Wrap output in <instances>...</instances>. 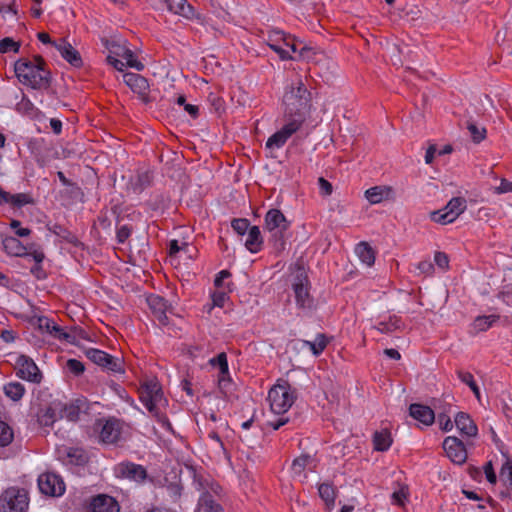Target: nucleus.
I'll return each mask as SVG.
<instances>
[{
    "label": "nucleus",
    "mask_w": 512,
    "mask_h": 512,
    "mask_svg": "<svg viewBox=\"0 0 512 512\" xmlns=\"http://www.w3.org/2000/svg\"><path fill=\"white\" fill-rule=\"evenodd\" d=\"M15 73L20 82L30 85L33 89H47L51 83L50 71L44 59L37 55L33 60L21 58L15 62Z\"/></svg>",
    "instance_id": "1"
},
{
    "label": "nucleus",
    "mask_w": 512,
    "mask_h": 512,
    "mask_svg": "<svg viewBox=\"0 0 512 512\" xmlns=\"http://www.w3.org/2000/svg\"><path fill=\"white\" fill-rule=\"evenodd\" d=\"M311 94L301 79L292 82L285 89L283 103L285 105V118L297 120L301 118V125L305 121V115L310 107Z\"/></svg>",
    "instance_id": "2"
},
{
    "label": "nucleus",
    "mask_w": 512,
    "mask_h": 512,
    "mask_svg": "<svg viewBox=\"0 0 512 512\" xmlns=\"http://www.w3.org/2000/svg\"><path fill=\"white\" fill-rule=\"evenodd\" d=\"M139 398L147 410L162 424L163 427L170 428L171 424L168 418L161 413L160 408L165 406L166 399L164 398L161 387L156 382H146L139 388Z\"/></svg>",
    "instance_id": "3"
},
{
    "label": "nucleus",
    "mask_w": 512,
    "mask_h": 512,
    "mask_svg": "<svg viewBox=\"0 0 512 512\" xmlns=\"http://www.w3.org/2000/svg\"><path fill=\"white\" fill-rule=\"evenodd\" d=\"M289 221L278 209H270L265 215V230L270 233L269 241L277 252L285 249L284 232L289 228Z\"/></svg>",
    "instance_id": "4"
},
{
    "label": "nucleus",
    "mask_w": 512,
    "mask_h": 512,
    "mask_svg": "<svg viewBox=\"0 0 512 512\" xmlns=\"http://www.w3.org/2000/svg\"><path fill=\"white\" fill-rule=\"evenodd\" d=\"M271 411L275 414L287 412L295 401L294 392L287 382L273 386L268 393Z\"/></svg>",
    "instance_id": "5"
},
{
    "label": "nucleus",
    "mask_w": 512,
    "mask_h": 512,
    "mask_svg": "<svg viewBox=\"0 0 512 512\" xmlns=\"http://www.w3.org/2000/svg\"><path fill=\"white\" fill-rule=\"evenodd\" d=\"M28 496L24 489L11 487L0 496V508L2 512H27Z\"/></svg>",
    "instance_id": "6"
},
{
    "label": "nucleus",
    "mask_w": 512,
    "mask_h": 512,
    "mask_svg": "<svg viewBox=\"0 0 512 512\" xmlns=\"http://www.w3.org/2000/svg\"><path fill=\"white\" fill-rule=\"evenodd\" d=\"M86 356L93 363L107 371L124 373L123 362L120 358L113 357L108 353L95 348L86 350Z\"/></svg>",
    "instance_id": "7"
},
{
    "label": "nucleus",
    "mask_w": 512,
    "mask_h": 512,
    "mask_svg": "<svg viewBox=\"0 0 512 512\" xmlns=\"http://www.w3.org/2000/svg\"><path fill=\"white\" fill-rule=\"evenodd\" d=\"M301 126V118H297V120L286 119V124L268 138L266 147L269 149L281 148Z\"/></svg>",
    "instance_id": "8"
},
{
    "label": "nucleus",
    "mask_w": 512,
    "mask_h": 512,
    "mask_svg": "<svg viewBox=\"0 0 512 512\" xmlns=\"http://www.w3.org/2000/svg\"><path fill=\"white\" fill-rule=\"evenodd\" d=\"M38 487L41 493L48 496H61L65 492V484L55 473H43L38 477Z\"/></svg>",
    "instance_id": "9"
},
{
    "label": "nucleus",
    "mask_w": 512,
    "mask_h": 512,
    "mask_svg": "<svg viewBox=\"0 0 512 512\" xmlns=\"http://www.w3.org/2000/svg\"><path fill=\"white\" fill-rule=\"evenodd\" d=\"M443 449L447 457L455 464H463L467 459V451L461 440L448 436L443 441Z\"/></svg>",
    "instance_id": "10"
},
{
    "label": "nucleus",
    "mask_w": 512,
    "mask_h": 512,
    "mask_svg": "<svg viewBox=\"0 0 512 512\" xmlns=\"http://www.w3.org/2000/svg\"><path fill=\"white\" fill-rule=\"evenodd\" d=\"M16 363L18 366L17 375L20 378L33 383H39L41 381V372L32 359L21 355L18 357Z\"/></svg>",
    "instance_id": "11"
},
{
    "label": "nucleus",
    "mask_w": 512,
    "mask_h": 512,
    "mask_svg": "<svg viewBox=\"0 0 512 512\" xmlns=\"http://www.w3.org/2000/svg\"><path fill=\"white\" fill-rule=\"evenodd\" d=\"M289 44V38L281 30H272L268 32L267 45L274 50L281 60H292L293 57L284 48V45Z\"/></svg>",
    "instance_id": "12"
},
{
    "label": "nucleus",
    "mask_w": 512,
    "mask_h": 512,
    "mask_svg": "<svg viewBox=\"0 0 512 512\" xmlns=\"http://www.w3.org/2000/svg\"><path fill=\"white\" fill-rule=\"evenodd\" d=\"M98 426L101 427L99 434L101 442L114 444L119 441L121 437V423L119 420L110 418L105 420L104 423L100 421Z\"/></svg>",
    "instance_id": "13"
},
{
    "label": "nucleus",
    "mask_w": 512,
    "mask_h": 512,
    "mask_svg": "<svg viewBox=\"0 0 512 512\" xmlns=\"http://www.w3.org/2000/svg\"><path fill=\"white\" fill-rule=\"evenodd\" d=\"M115 471L118 477L127 478L137 482H142L147 477L146 469L142 465L132 462L119 463Z\"/></svg>",
    "instance_id": "14"
},
{
    "label": "nucleus",
    "mask_w": 512,
    "mask_h": 512,
    "mask_svg": "<svg viewBox=\"0 0 512 512\" xmlns=\"http://www.w3.org/2000/svg\"><path fill=\"white\" fill-rule=\"evenodd\" d=\"M147 303L155 318L161 325L168 324L167 313L171 312V306L167 304V301L159 295H150L147 297Z\"/></svg>",
    "instance_id": "15"
},
{
    "label": "nucleus",
    "mask_w": 512,
    "mask_h": 512,
    "mask_svg": "<svg viewBox=\"0 0 512 512\" xmlns=\"http://www.w3.org/2000/svg\"><path fill=\"white\" fill-rule=\"evenodd\" d=\"M2 244L3 249L8 255L16 257L30 258V252L36 249L35 244H31L28 247L24 246L18 238L13 236L5 237Z\"/></svg>",
    "instance_id": "16"
},
{
    "label": "nucleus",
    "mask_w": 512,
    "mask_h": 512,
    "mask_svg": "<svg viewBox=\"0 0 512 512\" xmlns=\"http://www.w3.org/2000/svg\"><path fill=\"white\" fill-rule=\"evenodd\" d=\"M38 324L41 330L46 331L56 339L65 340L69 343H74L75 341V335L65 332L63 328L47 317H40L38 319Z\"/></svg>",
    "instance_id": "17"
},
{
    "label": "nucleus",
    "mask_w": 512,
    "mask_h": 512,
    "mask_svg": "<svg viewBox=\"0 0 512 512\" xmlns=\"http://www.w3.org/2000/svg\"><path fill=\"white\" fill-rule=\"evenodd\" d=\"M54 47L72 66H82L83 62L80 53L69 42H67L66 39H61L58 43H54Z\"/></svg>",
    "instance_id": "18"
},
{
    "label": "nucleus",
    "mask_w": 512,
    "mask_h": 512,
    "mask_svg": "<svg viewBox=\"0 0 512 512\" xmlns=\"http://www.w3.org/2000/svg\"><path fill=\"white\" fill-rule=\"evenodd\" d=\"M409 414L412 418L426 426L433 424L435 420L434 410L431 409L429 406L419 403H413L410 405Z\"/></svg>",
    "instance_id": "19"
},
{
    "label": "nucleus",
    "mask_w": 512,
    "mask_h": 512,
    "mask_svg": "<svg viewBox=\"0 0 512 512\" xmlns=\"http://www.w3.org/2000/svg\"><path fill=\"white\" fill-rule=\"evenodd\" d=\"M92 512H119L118 502L111 496L101 494L94 497L90 504Z\"/></svg>",
    "instance_id": "20"
},
{
    "label": "nucleus",
    "mask_w": 512,
    "mask_h": 512,
    "mask_svg": "<svg viewBox=\"0 0 512 512\" xmlns=\"http://www.w3.org/2000/svg\"><path fill=\"white\" fill-rule=\"evenodd\" d=\"M123 80L127 86H129L133 92L139 94L141 97H145L149 91V83L146 78L136 73H125Z\"/></svg>",
    "instance_id": "21"
},
{
    "label": "nucleus",
    "mask_w": 512,
    "mask_h": 512,
    "mask_svg": "<svg viewBox=\"0 0 512 512\" xmlns=\"http://www.w3.org/2000/svg\"><path fill=\"white\" fill-rule=\"evenodd\" d=\"M85 408V400L77 399L71 403L60 401L59 418H66L69 421H77L81 411Z\"/></svg>",
    "instance_id": "22"
},
{
    "label": "nucleus",
    "mask_w": 512,
    "mask_h": 512,
    "mask_svg": "<svg viewBox=\"0 0 512 512\" xmlns=\"http://www.w3.org/2000/svg\"><path fill=\"white\" fill-rule=\"evenodd\" d=\"M455 425L461 434L468 437H475L478 433V428L470 415L465 412H458L454 419Z\"/></svg>",
    "instance_id": "23"
},
{
    "label": "nucleus",
    "mask_w": 512,
    "mask_h": 512,
    "mask_svg": "<svg viewBox=\"0 0 512 512\" xmlns=\"http://www.w3.org/2000/svg\"><path fill=\"white\" fill-rule=\"evenodd\" d=\"M167 9L177 15L186 19L195 17L194 8L186 0H164Z\"/></svg>",
    "instance_id": "24"
},
{
    "label": "nucleus",
    "mask_w": 512,
    "mask_h": 512,
    "mask_svg": "<svg viewBox=\"0 0 512 512\" xmlns=\"http://www.w3.org/2000/svg\"><path fill=\"white\" fill-rule=\"evenodd\" d=\"M210 364L219 367L218 384L221 389L226 388L230 382L229 368L227 356L224 352L218 354L215 358L210 360Z\"/></svg>",
    "instance_id": "25"
},
{
    "label": "nucleus",
    "mask_w": 512,
    "mask_h": 512,
    "mask_svg": "<svg viewBox=\"0 0 512 512\" xmlns=\"http://www.w3.org/2000/svg\"><path fill=\"white\" fill-rule=\"evenodd\" d=\"M293 290L299 308L311 309L313 307V299L309 294L307 285L302 280L293 284Z\"/></svg>",
    "instance_id": "26"
},
{
    "label": "nucleus",
    "mask_w": 512,
    "mask_h": 512,
    "mask_svg": "<svg viewBox=\"0 0 512 512\" xmlns=\"http://www.w3.org/2000/svg\"><path fill=\"white\" fill-rule=\"evenodd\" d=\"M60 401H53L41 412L38 413V423L44 427H50L59 418Z\"/></svg>",
    "instance_id": "27"
},
{
    "label": "nucleus",
    "mask_w": 512,
    "mask_h": 512,
    "mask_svg": "<svg viewBox=\"0 0 512 512\" xmlns=\"http://www.w3.org/2000/svg\"><path fill=\"white\" fill-rule=\"evenodd\" d=\"M302 347H308L314 356H319L327 347L329 339L323 333L317 334L314 341L299 340Z\"/></svg>",
    "instance_id": "28"
},
{
    "label": "nucleus",
    "mask_w": 512,
    "mask_h": 512,
    "mask_svg": "<svg viewBox=\"0 0 512 512\" xmlns=\"http://www.w3.org/2000/svg\"><path fill=\"white\" fill-rule=\"evenodd\" d=\"M263 238L258 226H252L248 231V236L245 241V247L251 253H257L261 250Z\"/></svg>",
    "instance_id": "29"
},
{
    "label": "nucleus",
    "mask_w": 512,
    "mask_h": 512,
    "mask_svg": "<svg viewBox=\"0 0 512 512\" xmlns=\"http://www.w3.org/2000/svg\"><path fill=\"white\" fill-rule=\"evenodd\" d=\"M200 512H224L222 506L217 502L210 492H204L198 501Z\"/></svg>",
    "instance_id": "30"
},
{
    "label": "nucleus",
    "mask_w": 512,
    "mask_h": 512,
    "mask_svg": "<svg viewBox=\"0 0 512 512\" xmlns=\"http://www.w3.org/2000/svg\"><path fill=\"white\" fill-rule=\"evenodd\" d=\"M390 193V187L374 186L366 190L365 197L371 204H378L387 199Z\"/></svg>",
    "instance_id": "31"
},
{
    "label": "nucleus",
    "mask_w": 512,
    "mask_h": 512,
    "mask_svg": "<svg viewBox=\"0 0 512 512\" xmlns=\"http://www.w3.org/2000/svg\"><path fill=\"white\" fill-rule=\"evenodd\" d=\"M374 449L377 451H386L392 444L391 434L387 429L376 431L373 435Z\"/></svg>",
    "instance_id": "32"
},
{
    "label": "nucleus",
    "mask_w": 512,
    "mask_h": 512,
    "mask_svg": "<svg viewBox=\"0 0 512 512\" xmlns=\"http://www.w3.org/2000/svg\"><path fill=\"white\" fill-rule=\"evenodd\" d=\"M466 200L463 197H454L452 198L445 208H443L448 215L455 220L461 213L466 209Z\"/></svg>",
    "instance_id": "33"
},
{
    "label": "nucleus",
    "mask_w": 512,
    "mask_h": 512,
    "mask_svg": "<svg viewBox=\"0 0 512 512\" xmlns=\"http://www.w3.org/2000/svg\"><path fill=\"white\" fill-rule=\"evenodd\" d=\"M355 252L360 260L367 266H372L375 262V254L372 247L367 242H360L355 248Z\"/></svg>",
    "instance_id": "34"
},
{
    "label": "nucleus",
    "mask_w": 512,
    "mask_h": 512,
    "mask_svg": "<svg viewBox=\"0 0 512 512\" xmlns=\"http://www.w3.org/2000/svg\"><path fill=\"white\" fill-rule=\"evenodd\" d=\"M30 258L35 261V265L31 268V273L36 276L38 279H43L46 277V274L41 266V262L44 260L45 255L42 250L33 249L30 252Z\"/></svg>",
    "instance_id": "35"
},
{
    "label": "nucleus",
    "mask_w": 512,
    "mask_h": 512,
    "mask_svg": "<svg viewBox=\"0 0 512 512\" xmlns=\"http://www.w3.org/2000/svg\"><path fill=\"white\" fill-rule=\"evenodd\" d=\"M319 496L325 502L328 509H332L335 503V489L331 484L322 483L318 487Z\"/></svg>",
    "instance_id": "36"
},
{
    "label": "nucleus",
    "mask_w": 512,
    "mask_h": 512,
    "mask_svg": "<svg viewBox=\"0 0 512 512\" xmlns=\"http://www.w3.org/2000/svg\"><path fill=\"white\" fill-rule=\"evenodd\" d=\"M312 462V457L308 454H302L299 457L295 458L292 462L291 469L295 476L306 478V475L303 474L306 467Z\"/></svg>",
    "instance_id": "37"
},
{
    "label": "nucleus",
    "mask_w": 512,
    "mask_h": 512,
    "mask_svg": "<svg viewBox=\"0 0 512 512\" xmlns=\"http://www.w3.org/2000/svg\"><path fill=\"white\" fill-rule=\"evenodd\" d=\"M4 393L13 401L20 400L25 392L24 386L19 382H10L4 386Z\"/></svg>",
    "instance_id": "38"
},
{
    "label": "nucleus",
    "mask_w": 512,
    "mask_h": 512,
    "mask_svg": "<svg viewBox=\"0 0 512 512\" xmlns=\"http://www.w3.org/2000/svg\"><path fill=\"white\" fill-rule=\"evenodd\" d=\"M499 319L498 315H487V316H478L473 323L474 329L476 331H486L494 323H496Z\"/></svg>",
    "instance_id": "39"
},
{
    "label": "nucleus",
    "mask_w": 512,
    "mask_h": 512,
    "mask_svg": "<svg viewBox=\"0 0 512 512\" xmlns=\"http://www.w3.org/2000/svg\"><path fill=\"white\" fill-rule=\"evenodd\" d=\"M372 328L381 333L389 334L400 328V321L396 317H389L387 321H380Z\"/></svg>",
    "instance_id": "40"
},
{
    "label": "nucleus",
    "mask_w": 512,
    "mask_h": 512,
    "mask_svg": "<svg viewBox=\"0 0 512 512\" xmlns=\"http://www.w3.org/2000/svg\"><path fill=\"white\" fill-rule=\"evenodd\" d=\"M458 378L465 384L469 386V388L474 393L475 397L479 402H481V394L479 387L477 386L473 375L470 372H464V371H458L457 372Z\"/></svg>",
    "instance_id": "41"
},
{
    "label": "nucleus",
    "mask_w": 512,
    "mask_h": 512,
    "mask_svg": "<svg viewBox=\"0 0 512 512\" xmlns=\"http://www.w3.org/2000/svg\"><path fill=\"white\" fill-rule=\"evenodd\" d=\"M67 457L75 465H83L88 459L85 451L80 448H70L67 452Z\"/></svg>",
    "instance_id": "42"
},
{
    "label": "nucleus",
    "mask_w": 512,
    "mask_h": 512,
    "mask_svg": "<svg viewBox=\"0 0 512 512\" xmlns=\"http://www.w3.org/2000/svg\"><path fill=\"white\" fill-rule=\"evenodd\" d=\"M121 58L125 60V63L128 67H131L137 71H142L144 69L143 63L136 59L134 52L129 48L126 51H123Z\"/></svg>",
    "instance_id": "43"
},
{
    "label": "nucleus",
    "mask_w": 512,
    "mask_h": 512,
    "mask_svg": "<svg viewBox=\"0 0 512 512\" xmlns=\"http://www.w3.org/2000/svg\"><path fill=\"white\" fill-rule=\"evenodd\" d=\"M14 438L12 428L5 422L0 421V446L5 447L9 445Z\"/></svg>",
    "instance_id": "44"
},
{
    "label": "nucleus",
    "mask_w": 512,
    "mask_h": 512,
    "mask_svg": "<svg viewBox=\"0 0 512 512\" xmlns=\"http://www.w3.org/2000/svg\"><path fill=\"white\" fill-rule=\"evenodd\" d=\"M467 129L475 143H480L486 137V129L484 127L477 126L474 122H468Z\"/></svg>",
    "instance_id": "45"
},
{
    "label": "nucleus",
    "mask_w": 512,
    "mask_h": 512,
    "mask_svg": "<svg viewBox=\"0 0 512 512\" xmlns=\"http://www.w3.org/2000/svg\"><path fill=\"white\" fill-rule=\"evenodd\" d=\"M20 49V43L14 41L10 37H5L0 41V52L1 53H8V52H15L17 53Z\"/></svg>",
    "instance_id": "46"
},
{
    "label": "nucleus",
    "mask_w": 512,
    "mask_h": 512,
    "mask_svg": "<svg viewBox=\"0 0 512 512\" xmlns=\"http://www.w3.org/2000/svg\"><path fill=\"white\" fill-rule=\"evenodd\" d=\"M501 480L504 484L512 490V462L507 461L501 468L500 472Z\"/></svg>",
    "instance_id": "47"
},
{
    "label": "nucleus",
    "mask_w": 512,
    "mask_h": 512,
    "mask_svg": "<svg viewBox=\"0 0 512 512\" xmlns=\"http://www.w3.org/2000/svg\"><path fill=\"white\" fill-rule=\"evenodd\" d=\"M231 226L234 229V231L239 235H244L251 228L250 222L245 218L233 219Z\"/></svg>",
    "instance_id": "48"
},
{
    "label": "nucleus",
    "mask_w": 512,
    "mask_h": 512,
    "mask_svg": "<svg viewBox=\"0 0 512 512\" xmlns=\"http://www.w3.org/2000/svg\"><path fill=\"white\" fill-rule=\"evenodd\" d=\"M32 203V198L29 194L26 193H18L12 194V200L10 201V205L13 207H22L26 204Z\"/></svg>",
    "instance_id": "49"
},
{
    "label": "nucleus",
    "mask_w": 512,
    "mask_h": 512,
    "mask_svg": "<svg viewBox=\"0 0 512 512\" xmlns=\"http://www.w3.org/2000/svg\"><path fill=\"white\" fill-rule=\"evenodd\" d=\"M230 276H231V273L228 270L220 271L214 280V285L217 288H225V289H227V291H231L230 283H227L226 285H224V280L229 278Z\"/></svg>",
    "instance_id": "50"
},
{
    "label": "nucleus",
    "mask_w": 512,
    "mask_h": 512,
    "mask_svg": "<svg viewBox=\"0 0 512 512\" xmlns=\"http://www.w3.org/2000/svg\"><path fill=\"white\" fill-rule=\"evenodd\" d=\"M431 218L434 222L440 223V224H448L453 222L454 220L448 215V212H446L444 209L434 211L431 214Z\"/></svg>",
    "instance_id": "51"
},
{
    "label": "nucleus",
    "mask_w": 512,
    "mask_h": 512,
    "mask_svg": "<svg viewBox=\"0 0 512 512\" xmlns=\"http://www.w3.org/2000/svg\"><path fill=\"white\" fill-rule=\"evenodd\" d=\"M66 367L71 373H73L76 376L82 374L85 370L83 363L78 361L77 359H69L66 362Z\"/></svg>",
    "instance_id": "52"
},
{
    "label": "nucleus",
    "mask_w": 512,
    "mask_h": 512,
    "mask_svg": "<svg viewBox=\"0 0 512 512\" xmlns=\"http://www.w3.org/2000/svg\"><path fill=\"white\" fill-rule=\"evenodd\" d=\"M438 423L441 428V430L448 432L452 430L453 428V422L451 421V418L449 415L444 413L438 414Z\"/></svg>",
    "instance_id": "53"
},
{
    "label": "nucleus",
    "mask_w": 512,
    "mask_h": 512,
    "mask_svg": "<svg viewBox=\"0 0 512 512\" xmlns=\"http://www.w3.org/2000/svg\"><path fill=\"white\" fill-rule=\"evenodd\" d=\"M433 406L437 410L438 414L444 413L449 415L452 411V405L441 399L434 400Z\"/></svg>",
    "instance_id": "54"
},
{
    "label": "nucleus",
    "mask_w": 512,
    "mask_h": 512,
    "mask_svg": "<svg viewBox=\"0 0 512 512\" xmlns=\"http://www.w3.org/2000/svg\"><path fill=\"white\" fill-rule=\"evenodd\" d=\"M227 299L226 291H219L212 294V304L214 307H223Z\"/></svg>",
    "instance_id": "55"
},
{
    "label": "nucleus",
    "mask_w": 512,
    "mask_h": 512,
    "mask_svg": "<svg viewBox=\"0 0 512 512\" xmlns=\"http://www.w3.org/2000/svg\"><path fill=\"white\" fill-rule=\"evenodd\" d=\"M484 473L486 475V478L488 480L489 483L491 484H495L497 482V477H496V474L494 472V468H493V464L491 461L487 462L485 465H484Z\"/></svg>",
    "instance_id": "56"
},
{
    "label": "nucleus",
    "mask_w": 512,
    "mask_h": 512,
    "mask_svg": "<svg viewBox=\"0 0 512 512\" xmlns=\"http://www.w3.org/2000/svg\"><path fill=\"white\" fill-rule=\"evenodd\" d=\"M318 184H319L320 193L323 196H328V195H330L332 193V185L325 178L320 177L318 179Z\"/></svg>",
    "instance_id": "57"
},
{
    "label": "nucleus",
    "mask_w": 512,
    "mask_h": 512,
    "mask_svg": "<svg viewBox=\"0 0 512 512\" xmlns=\"http://www.w3.org/2000/svg\"><path fill=\"white\" fill-rule=\"evenodd\" d=\"M434 261L442 269L447 268L449 264L448 256L443 252H436L434 256Z\"/></svg>",
    "instance_id": "58"
},
{
    "label": "nucleus",
    "mask_w": 512,
    "mask_h": 512,
    "mask_svg": "<svg viewBox=\"0 0 512 512\" xmlns=\"http://www.w3.org/2000/svg\"><path fill=\"white\" fill-rule=\"evenodd\" d=\"M131 234V229L127 225L121 226L117 230V240L119 243H124Z\"/></svg>",
    "instance_id": "59"
},
{
    "label": "nucleus",
    "mask_w": 512,
    "mask_h": 512,
    "mask_svg": "<svg viewBox=\"0 0 512 512\" xmlns=\"http://www.w3.org/2000/svg\"><path fill=\"white\" fill-rule=\"evenodd\" d=\"M188 244L183 243L181 246L179 245V242L177 240H171L169 243V255L173 256L176 255L178 252L183 250L184 248H187Z\"/></svg>",
    "instance_id": "60"
},
{
    "label": "nucleus",
    "mask_w": 512,
    "mask_h": 512,
    "mask_svg": "<svg viewBox=\"0 0 512 512\" xmlns=\"http://www.w3.org/2000/svg\"><path fill=\"white\" fill-rule=\"evenodd\" d=\"M107 62L118 71H123L124 67L127 66L125 62H123L122 60H120L112 55H109L107 57Z\"/></svg>",
    "instance_id": "61"
},
{
    "label": "nucleus",
    "mask_w": 512,
    "mask_h": 512,
    "mask_svg": "<svg viewBox=\"0 0 512 512\" xmlns=\"http://www.w3.org/2000/svg\"><path fill=\"white\" fill-rule=\"evenodd\" d=\"M497 194L512 192V182L502 179L500 185L495 189Z\"/></svg>",
    "instance_id": "62"
},
{
    "label": "nucleus",
    "mask_w": 512,
    "mask_h": 512,
    "mask_svg": "<svg viewBox=\"0 0 512 512\" xmlns=\"http://www.w3.org/2000/svg\"><path fill=\"white\" fill-rule=\"evenodd\" d=\"M418 269L421 273L423 274H431L434 267H433V264L430 262V261H421L419 264H418Z\"/></svg>",
    "instance_id": "63"
},
{
    "label": "nucleus",
    "mask_w": 512,
    "mask_h": 512,
    "mask_svg": "<svg viewBox=\"0 0 512 512\" xmlns=\"http://www.w3.org/2000/svg\"><path fill=\"white\" fill-rule=\"evenodd\" d=\"M406 493L404 492V490H399V491H395L393 494H392V499L394 500V502L398 505H403L404 503V500L406 499Z\"/></svg>",
    "instance_id": "64"
}]
</instances>
